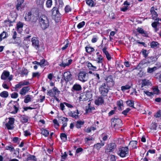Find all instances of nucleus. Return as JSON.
Returning a JSON list of instances; mask_svg holds the SVG:
<instances>
[{"instance_id":"nucleus-1","label":"nucleus","mask_w":161,"mask_h":161,"mask_svg":"<svg viewBox=\"0 0 161 161\" xmlns=\"http://www.w3.org/2000/svg\"><path fill=\"white\" fill-rule=\"evenodd\" d=\"M39 21L40 25L42 29L45 30L48 27L49 20L46 16L42 15L40 17Z\"/></svg>"},{"instance_id":"nucleus-2","label":"nucleus","mask_w":161,"mask_h":161,"mask_svg":"<svg viewBox=\"0 0 161 161\" xmlns=\"http://www.w3.org/2000/svg\"><path fill=\"white\" fill-rule=\"evenodd\" d=\"M118 154L122 158L127 157L129 155V148L127 147H122L119 149Z\"/></svg>"},{"instance_id":"nucleus-3","label":"nucleus","mask_w":161,"mask_h":161,"mask_svg":"<svg viewBox=\"0 0 161 161\" xmlns=\"http://www.w3.org/2000/svg\"><path fill=\"white\" fill-rule=\"evenodd\" d=\"M108 87L105 83H103L99 88V92L102 97L107 96L109 91Z\"/></svg>"},{"instance_id":"nucleus-4","label":"nucleus","mask_w":161,"mask_h":161,"mask_svg":"<svg viewBox=\"0 0 161 161\" xmlns=\"http://www.w3.org/2000/svg\"><path fill=\"white\" fill-rule=\"evenodd\" d=\"M78 80L82 82H85L88 79V75L85 71H81L77 75Z\"/></svg>"},{"instance_id":"nucleus-5","label":"nucleus","mask_w":161,"mask_h":161,"mask_svg":"<svg viewBox=\"0 0 161 161\" xmlns=\"http://www.w3.org/2000/svg\"><path fill=\"white\" fill-rule=\"evenodd\" d=\"M92 97V95L90 92H88L86 93H81L79 97V99L80 101H85L89 100Z\"/></svg>"},{"instance_id":"nucleus-6","label":"nucleus","mask_w":161,"mask_h":161,"mask_svg":"<svg viewBox=\"0 0 161 161\" xmlns=\"http://www.w3.org/2000/svg\"><path fill=\"white\" fill-rule=\"evenodd\" d=\"M111 121L112 125L116 129L119 127L122 124V121L119 119L114 118L112 119Z\"/></svg>"},{"instance_id":"nucleus-7","label":"nucleus","mask_w":161,"mask_h":161,"mask_svg":"<svg viewBox=\"0 0 161 161\" xmlns=\"http://www.w3.org/2000/svg\"><path fill=\"white\" fill-rule=\"evenodd\" d=\"M10 74L8 71L4 70L2 73L1 76V79L2 80H6L8 79L9 81L12 80L13 79V75L9 76Z\"/></svg>"},{"instance_id":"nucleus-8","label":"nucleus","mask_w":161,"mask_h":161,"mask_svg":"<svg viewBox=\"0 0 161 161\" xmlns=\"http://www.w3.org/2000/svg\"><path fill=\"white\" fill-rule=\"evenodd\" d=\"M106 86L109 87L113 86L114 84V81L112 76H108L106 79Z\"/></svg>"},{"instance_id":"nucleus-9","label":"nucleus","mask_w":161,"mask_h":161,"mask_svg":"<svg viewBox=\"0 0 161 161\" xmlns=\"http://www.w3.org/2000/svg\"><path fill=\"white\" fill-rule=\"evenodd\" d=\"M32 45L37 50L39 48V42L38 38L35 37L32 38L31 40Z\"/></svg>"},{"instance_id":"nucleus-10","label":"nucleus","mask_w":161,"mask_h":161,"mask_svg":"<svg viewBox=\"0 0 161 161\" xmlns=\"http://www.w3.org/2000/svg\"><path fill=\"white\" fill-rule=\"evenodd\" d=\"M13 107L11 109V113L13 114H16L19 110V105L17 102H13Z\"/></svg>"},{"instance_id":"nucleus-11","label":"nucleus","mask_w":161,"mask_h":161,"mask_svg":"<svg viewBox=\"0 0 161 161\" xmlns=\"http://www.w3.org/2000/svg\"><path fill=\"white\" fill-rule=\"evenodd\" d=\"M14 120L15 119L14 118H9L8 122L5 124V125L8 129L11 130L13 129L14 127L13 124Z\"/></svg>"},{"instance_id":"nucleus-12","label":"nucleus","mask_w":161,"mask_h":161,"mask_svg":"<svg viewBox=\"0 0 161 161\" xmlns=\"http://www.w3.org/2000/svg\"><path fill=\"white\" fill-rule=\"evenodd\" d=\"M63 77L66 82L70 81L72 79V75L69 71L65 72L64 73Z\"/></svg>"},{"instance_id":"nucleus-13","label":"nucleus","mask_w":161,"mask_h":161,"mask_svg":"<svg viewBox=\"0 0 161 161\" xmlns=\"http://www.w3.org/2000/svg\"><path fill=\"white\" fill-rule=\"evenodd\" d=\"M30 90V87L29 86H26L23 87L20 90L19 94L22 96L25 95L28 93Z\"/></svg>"},{"instance_id":"nucleus-14","label":"nucleus","mask_w":161,"mask_h":161,"mask_svg":"<svg viewBox=\"0 0 161 161\" xmlns=\"http://www.w3.org/2000/svg\"><path fill=\"white\" fill-rule=\"evenodd\" d=\"M82 90V87L80 85L77 83H75L72 86L71 89L72 92L79 91Z\"/></svg>"},{"instance_id":"nucleus-15","label":"nucleus","mask_w":161,"mask_h":161,"mask_svg":"<svg viewBox=\"0 0 161 161\" xmlns=\"http://www.w3.org/2000/svg\"><path fill=\"white\" fill-rule=\"evenodd\" d=\"M130 3L127 1H125L123 3V6L121 8L120 10L123 12H126L129 8Z\"/></svg>"},{"instance_id":"nucleus-16","label":"nucleus","mask_w":161,"mask_h":161,"mask_svg":"<svg viewBox=\"0 0 161 161\" xmlns=\"http://www.w3.org/2000/svg\"><path fill=\"white\" fill-rule=\"evenodd\" d=\"M72 61V60L71 59H66L64 61H63L62 63L59 64V66L60 67H65L66 66H68L70 65Z\"/></svg>"},{"instance_id":"nucleus-17","label":"nucleus","mask_w":161,"mask_h":161,"mask_svg":"<svg viewBox=\"0 0 161 161\" xmlns=\"http://www.w3.org/2000/svg\"><path fill=\"white\" fill-rule=\"evenodd\" d=\"M136 31L145 37H147L148 33L147 31H144L143 29L140 27H138L136 29Z\"/></svg>"},{"instance_id":"nucleus-18","label":"nucleus","mask_w":161,"mask_h":161,"mask_svg":"<svg viewBox=\"0 0 161 161\" xmlns=\"http://www.w3.org/2000/svg\"><path fill=\"white\" fill-rule=\"evenodd\" d=\"M79 113L78 110L75 111H71L68 113V114L69 116L75 119H77L79 118Z\"/></svg>"},{"instance_id":"nucleus-19","label":"nucleus","mask_w":161,"mask_h":161,"mask_svg":"<svg viewBox=\"0 0 161 161\" xmlns=\"http://www.w3.org/2000/svg\"><path fill=\"white\" fill-rule=\"evenodd\" d=\"M116 145L115 143H113L109 144L107 150H109L108 152H113L116 148Z\"/></svg>"},{"instance_id":"nucleus-20","label":"nucleus","mask_w":161,"mask_h":161,"mask_svg":"<svg viewBox=\"0 0 161 161\" xmlns=\"http://www.w3.org/2000/svg\"><path fill=\"white\" fill-rule=\"evenodd\" d=\"M151 85V82L149 80L144 79L142 80V87L144 86H148Z\"/></svg>"},{"instance_id":"nucleus-21","label":"nucleus","mask_w":161,"mask_h":161,"mask_svg":"<svg viewBox=\"0 0 161 161\" xmlns=\"http://www.w3.org/2000/svg\"><path fill=\"white\" fill-rule=\"evenodd\" d=\"M159 44L157 42L153 41L150 43L151 47L156 49L159 47Z\"/></svg>"},{"instance_id":"nucleus-22","label":"nucleus","mask_w":161,"mask_h":161,"mask_svg":"<svg viewBox=\"0 0 161 161\" xmlns=\"http://www.w3.org/2000/svg\"><path fill=\"white\" fill-rule=\"evenodd\" d=\"M52 14L53 16H56L59 14V13L56 7H54L51 10Z\"/></svg>"},{"instance_id":"nucleus-23","label":"nucleus","mask_w":161,"mask_h":161,"mask_svg":"<svg viewBox=\"0 0 161 161\" xmlns=\"http://www.w3.org/2000/svg\"><path fill=\"white\" fill-rule=\"evenodd\" d=\"M33 98V97L32 96L27 95L25 97L24 102L25 103H28L31 102Z\"/></svg>"},{"instance_id":"nucleus-24","label":"nucleus","mask_w":161,"mask_h":161,"mask_svg":"<svg viewBox=\"0 0 161 161\" xmlns=\"http://www.w3.org/2000/svg\"><path fill=\"white\" fill-rule=\"evenodd\" d=\"M103 102L104 100L102 97H99L95 101V103L97 105H101L103 103Z\"/></svg>"},{"instance_id":"nucleus-25","label":"nucleus","mask_w":161,"mask_h":161,"mask_svg":"<svg viewBox=\"0 0 161 161\" xmlns=\"http://www.w3.org/2000/svg\"><path fill=\"white\" fill-rule=\"evenodd\" d=\"M132 83L128 84L124 86H122L121 87V90L122 91H125L126 90L130 89L132 86Z\"/></svg>"},{"instance_id":"nucleus-26","label":"nucleus","mask_w":161,"mask_h":161,"mask_svg":"<svg viewBox=\"0 0 161 161\" xmlns=\"http://www.w3.org/2000/svg\"><path fill=\"white\" fill-rule=\"evenodd\" d=\"M31 16L32 14L31 12H29L25 14L24 18L26 21H30L31 20Z\"/></svg>"},{"instance_id":"nucleus-27","label":"nucleus","mask_w":161,"mask_h":161,"mask_svg":"<svg viewBox=\"0 0 161 161\" xmlns=\"http://www.w3.org/2000/svg\"><path fill=\"white\" fill-rule=\"evenodd\" d=\"M104 142L101 141L100 143H97L94 145V148L97 150H99L102 147V146L104 145Z\"/></svg>"},{"instance_id":"nucleus-28","label":"nucleus","mask_w":161,"mask_h":161,"mask_svg":"<svg viewBox=\"0 0 161 161\" xmlns=\"http://www.w3.org/2000/svg\"><path fill=\"white\" fill-rule=\"evenodd\" d=\"M84 122L81 120H78L76 122L75 126L77 128H80L84 124Z\"/></svg>"},{"instance_id":"nucleus-29","label":"nucleus","mask_w":161,"mask_h":161,"mask_svg":"<svg viewBox=\"0 0 161 161\" xmlns=\"http://www.w3.org/2000/svg\"><path fill=\"white\" fill-rule=\"evenodd\" d=\"M151 14H152L153 19V20L155 21H157V20L158 21H159V20L161 21V19H160L157 18L158 15L156 12H153L151 13Z\"/></svg>"},{"instance_id":"nucleus-30","label":"nucleus","mask_w":161,"mask_h":161,"mask_svg":"<svg viewBox=\"0 0 161 161\" xmlns=\"http://www.w3.org/2000/svg\"><path fill=\"white\" fill-rule=\"evenodd\" d=\"M87 66L90 69H91L93 70H96L97 69L96 66H94L92 63L90 62L87 63Z\"/></svg>"},{"instance_id":"nucleus-31","label":"nucleus","mask_w":161,"mask_h":161,"mask_svg":"<svg viewBox=\"0 0 161 161\" xmlns=\"http://www.w3.org/2000/svg\"><path fill=\"white\" fill-rule=\"evenodd\" d=\"M137 142L136 141H130L129 143V146L132 147V148H137L136 145Z\"/></svg>"},{"instance_id":"nucleus-32","label":"nucleus","mask_w":161,"mask_h":161,"mask_svg":"<svg viewBox=\"0 0 161 161\" xmlns=\"http://www.w3.org/2000/svg\"><path fill=\"white\" fill-rule=\"evenodd\" d=\"M28 117L25 115H23L20 117L21 121L23 123H26L28 121Z\"/></svg>"},{"instance_id":"nucleus-33","label":"nucleus","mask_w":161,"mask_h":161,"mask_svg":"<svg viewBox=\"0 0 161 161\" xmlns=\"http://www.w3.org/2000/svg\"><path fill=\"white\" fill-rule=\"evenodd\" d=\"M5 149L6 150H9L10 152H13L15 151L14 147L11 144L6 146L5 147Z\"/></svg>"},{"instance_id":"nucleus-34","label":"nucleus","mask_w":161,"mask_h":161,"mask_svg":"<svg viewBox=\"0 0 161 161\" xmlns=\"http://www.w3.org/2000/svg\"><path fill=\"white\" fill-rule=\"evenodd\" d=\"M9 95L8 93L6 91H4L0 93V96L3 98H7Z\"/></svg>"},{"instance_id":"nucleus-35","label":"nucleus","mask_w":161,"mask_h":161,"mask_svg":"<svg viewBox=\"0 0 161 161\" xmlns=\"http://www.w3.org/2000/svg\"><path fill=\"white\" fill-rule=\"evenodd\" d=\"M95 109V108L94 107H92L91 106L90 103L88 104V108H86V113H90L91 112L92 110Z\"/></svg>"},{"instance_id":"nucleus-36","label":"nucleus","mask_w":161,"mask_h":161,"mask_svg":"<svg viewBox=\"0 0 161 161\" xmlns=\"http://www.w3.org/2000/svg\"><path fill=\"white\" fill-rule=\"evenodd\" d=\"M86 51L87 52L89 53H91L92 52L94 51V49L92 47L88 46L85 47Z\"/></svg>"},{"instance_id":"nucleus-37","label":"nucleus","mask_w":161,"mask_h":161,"mask_svg":"<svg viewBox=\"0 0 161 161\" xmlns=\"http://www.w3.org/2000/svg\"><path fill=\"white\" fill-rule=\"evenodd\" d=\"M60 137L61 140L63 142H65L67 140V135L65 133H61L60 134Z\"/></svg>"},{"instance_id":"nucleus-38","label":"nucleus","mask_w":161,"mask_h":161,"mask_svg":"<svg viewBox=\"0 0 161 161\" xmlns=\"http://www.w3.org/2000/svg\"><path fill=\"white\" fill-rule=\"evenodd\" d=\"M45 0H36V3L37 4L40 5L41 8H43V4Z\"/></svg>"},{"instance_id":"nucleus-39","label":"nucleus","mask_w":161,"mask_h":161,"mask_svg":"<svg viewBox=\"0 0 161 161\" xmlns=\"http://www.w3.org/2000/svg\"><path fill=\"white\" fill-rule=\"evenodd\" d=\"M47 62L45 59H43L40 62V66L41 67H44L47 64Z\"/></svg>"},{"instance_id":"nucleus-40","label":"nucleus","mask_w":161,"mask_h":161,"mask_svg":"<svg viewBox=\"0 0 161 161\" xmlns=\"http://www.w3.org/2000/svg\"><path fill=\"white\" fill-rule=\"evenodd\" d=\"M86 3L89 6L91 7L94 6V2L92 0H85Z\"/></svg>"},{"instance_id":"nucleus-41","label":"nucleus","mask_w":161,"mask_h":161,"mask_svg":"<svg viewBox=\"0 0 161 161\" xmlns=\"http://www.w3.org/2000/svg\"><path fill=\"white\" fill-rule=\"evenodd\" d=\"M23 24L20 22H19L17 24V29L18 31H20L21 30H22V28L23 27Z\"/></svg>"},{"instance_id":"nucleus-42","label":"nucleus","mask_w":161,"mask_h":161,"mask_svg":"<svg viewBox=\"0 0 161 161\" xmlns=\"http://www.w3.org/2000/svg\"><path fill=\"white\" fill-rule=\"evenodd\" d=\"M41 134L44 136H47L49 134V132L48 130L43 129L42 130Z\"/></svg>"},{"instance_id":"nucleus-43","label":"nucleus","mask_w":161,"mask_h":161,"mask_svg":"<svg viewBox=\"0 0 161 161\" xmlns=\"http://www.w3.org/2000/svg\"><path fill=\"white\" fill-rule=\"evenodd\" d=\"M126 104L130 107L135 108L134 107V102L131 100H129L126 102Z\"/></svg>"},{"instance_id":"nucleus-44","label":"nucleus","mask_w":161,"mask_h":161,"mask_svg":"<svg viewBox=\"0 0 161 161\" xmlns=\"http://www.w3.org/2000/svg\"><path fill=\"white\" fill-rule=\"evenodd\" d=\"M6 34V32L3 31L2 33L0 34V41H1L2 39H4L7 37Z\"/></svg>"},{"instance_id":"nucleus-45","label":"nucleus","mask_w":161,"mask_h":161,"mask_svg":"<svg viewBox=\"0 0 161 161\" xmlns=\"http://www.w3.org/2000/svg\"><path fill=\"white\" fill-rule=\"evenodd\" d=\"M28 73V70L27 69H22V70L21 75H22V76H23L24 75H27Z\"/></svg>"},{"instance_id":"nucleus-46","label":"nucleus","mask_w":161,"mask_h":161,"mask_svg":"<svg viewBox=\"0 0 161 161\" xmlns=\"http://www.w3.org/2000/svg\"><path fill=\"white\" fill-rule=\"evenodd\" d=\"M60 120L62 122V123L63 125H64V124H66V125H67V122L68 121L67 118L61 117H60Z\"/></svg>"},{"instance_id":"nucleus-47","label":"nucleus","mask_w":161,"mask_h":161,"mask_svg":"<svg viewBox=\"0 0 161 161\" xmlns=\"http://www.w3.org/2000/svg\"><path fill=\"white\" fill-rule=\"evenodd\" d=\"M27 160H32L34 161H36V159L35 157V156L34 155H28V156L27 158Z\"/></svg>"},{"instance_id":"nucleus-48","label":"nucleus","mask_w":161,"mask_h":161,"mask_svg":"<svg viewBox=\"0 0 161 161\" xmlns=\"http://www.w3.org/2000/svg\"><path fill=\"white\" fill-rule=\"evenodd\" d=\"M52 0H47L46 3V6L47 8H50L52 5Z\"/></svg>"},{"instance_id":"nucleus-49","label":"nucleus","mask_w":161,"mask_h":161,"mask_svg":"<svg viewBox=\"0 0 161 161\" xmlns=\"http://www.w3.org/2000/svg\"><path fill=\"white\" fill-rule=\"evenodd\" d=\"M53 91L54 92L53 95L56 96L57 94H59L60 93L59 91L56 87H54L53 89Z\"/></svg>"},{"instance_id":"nucleus-50","label":"nucleus","mask_w":161,"mask_h":161,"mask_svg":"<svg viewBox=\"0 0 161 161\" xmlns=\"http://www.w3.org/2000/svg\"><path fill=\"white\" fill-rule=\"evenodd\" d=\"M157 67H154L153 68H149L147 70V72L148 73H152L156 70Z\"/></svg>"},{"instance_id":"nucleus-51","label":"nucleus","mask_w":161,"mask_h":161,"mask_svg":"<svg viewBox=\"0 0 161 161\" xmlns=\"http://www.w3.org/2000/svg\"><path fill=\"white\" fill-rule=\"evenodd\" d=\"M41 74L39 72H33L32 74V77H37L39 78Z\"/></svg>"},{"instance_id":"nucleus-52","label":"nucleus","mask_w":161,"mask_h":161,"mask_svg":"<svg viewBox=\"0 0 161 161\" xmlns=\"http://www.w3.org/2000/svg\"><path fill=\"white\" fill-rule=\"evenodd\" d=\"M142 54L143 55L144 57L146 58L148 56V52H147V50L145 49H143L142 50Z\"/></svg>"},{"instance_id":"nucleus-53","label":"nucleus","mask_w":161,"mask_h":161,"mask_svg":"<svg viewBox=\"0 0 161 161\" xmlns=\"http://www.w3.org/2000/svg\"><path fill=\"white\" fill-rule=\"evenodd\" d=\"M117 104L119 107L120 108H121V106H123V101L120 100L117 101Z\"/></svg>"},{"instance_id":"nucleus-54","label":"nucleus","mask_w":161,"mask_h":161,"mask_svg":"<svg viewBox=\"0 0 161 161\" xmlns=\"http://www.w3.org/2000/svg\"><path fill=\"white\" fill-rule=\"evenodd\" d=\"M153 93L154 94H158L159 92V90L158 89L157 87H155L153 88Z\"/></svg>"},{"instance_id":"nucleus-55","label":"nucleus","mask_w":161,"mask_h":161,"mask_svg":"<svg viewBox=\"0 0 161 161\" xmlns=\"http://www.w3.org/2000/svg\"><path fill=\"white\" fill-rule=\"evenodd\" d=\"M144 92L149 97H153V93L152 92H150L148 91H144Z\"/></svg>"},{"instance_id":"nucleus-56","label":"nucleus","mask_w":161,"mask_h":161,"mask_svg":"<svg viewBox=\"0 0 161 161\" xmlns=\"http://www.w3.org/2000/svg\"><path fill=\"white\" fill-rule=\"evenodd\" d=\"M85 22L84 21L80 23L77 26L78 28L80 29L82 28L85 25Z\"/></svg>"},{"instance_id":"nucleus-57","label":"nucleus","mask_w":161,"mask_h":161,"mask_svg":"<svg viewBox=\"0 0 161 161\" xmlns=\"http://www.w3.org/2000/svg\"><path fill=\"white\" fill-rule=\"evenodd\" d=\"M158 21L157 20L152 23L151 24L152 26L154 28L157 27L158 25L159 24V23Z\"/></svg>"},{"instance_id":"nucleus-58","label":"nucleus","mask_w":161,"mask_h":161,"mask_svg":"<svg viewBox=\"0 0 161 161\" xmlns=\"http://www.w3.org/2000/svg\"><path fill=\"white\" fill-rule=\"evenodd\" d=\"M97 63L98 65L97 66L99 68H100L103 65V61L96 60Z\"/></svg>"},{"instance_id":"nucleus-59","label":"nucleus","mask_w":161,"mask_h":161,"mask_svg":"<svg viewBox=\"0 0 161 161\" xmlns=\"http://www.w3.org/2000/svg\"><path fill=\"white\" fill-rule=\"evenodd\" d=\"M18 96V94L17 92H14L12 93L11 95V97L12 98H17Z\"/></svg>"},{"instance_id":"nucleus-60","label":"nucleus","mask_w":161,"mask_h":161,"mask_svg":"<svg viewBox=\"0 0 161 161\" xmlns=\"http://www.w3.org/2000/svg\"><path fill=\"white\" fill-rule=\"evenodd\" d=\"M20 82H21L22 86H28L30 84V83L29 81H26L25 80L21 81H20Z\"/></svg>"},{"instance_id":"nucleus-61","label":"nucleus","mask_w":161,"mask_h":161,"mask_svg":"<svg viewBox=\"0 0 161 161\" xmlns=\"http://www.w3.org/2000/svg\"><path fill=\"white\" fill-rule=\"evenodd\" d=\"M65 10L66 12L68 13L71 11V9L69 5H66L65 8Z\"/></svg>"},{"instance_id":"nucleus-62","label":"nucleus","mask_w":161,"mask_h":161,"mask_svg":"<svg viewBox=\"0 0 161 161\" xmlns=\"http://www.w3.org/2000/svg\"><path fill=\"white\" fill-rule=\"evenodd\" d=\"M130 110L129 108H127L126 109L124 110L122 112V114L125 115H126L127 113Z\"/></svg>"},{"instance_id":"nucleus-63","label":"nucleus","mask_w":161,"mask_h":161,"mask_svg":"<svg viewBox=\"0 0 161 161\" xmlns=\"http://www.w3.org/2000/svg\"><path fill=\"white\" fill-rule=\"evenodd\" d=\"M13 141L14 143H19V139L18 137H14L13 138Z\"/></svg>"},{"instance_id":"nucleus-64","label":"nucleus","mask_w":161,"mask_h":161,"mask_svg":"<svg viewBox=\"0 0 161 161\" xmlns=\"http://www.w3.org/2000/svg\"><path fill=\"white\" fill-rule=\"evenodd\" d=\"M53 91L52 90H50L47 92L48 95L51 97H53L54 95H53Z\"/></svg>"}]
</instances>
